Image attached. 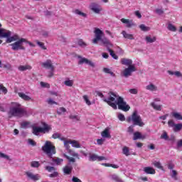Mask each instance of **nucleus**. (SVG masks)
Segmentation results:
<instances>
[{
	"instance_id": "f257e3e1",
	"label": "nucleus",
	"mask_w": 182,
	"mask_h": 182,
	"mask_svg": "<svg viewBox=\"0 0 182 182\" xmlns=\"http://www.w3.org/2000/svg\"><path fill=\"white\" fill-rule=\"evenodd\" d=\"M97 96L102 99L103 102L107 104L108 106L112 107V109H118L122 110L123 112H129L130 110V106L127 105V102L124 101L122 97L119 96L117 92L109 91L108 92V98H105L103 93L100 91L96 92Z\"/></svg>"
},
{
	"instance_id": "f03ea898",
	"label": "nucleus",
	"mask_w": 182,
	"mask_h": 182,
	"mask_svg": "<svg viewBox=\"0 0 182 182\" xmlns=\"http://www.w3.org/2000/svg\"><path fill=\"white\" fill-rule=\"evenodd\" d=\"M127 123H133V125L129 126L127 128V132L129 134H133L134 133V127L139 126V127H143L144 126V122L141 119V117L139 114L136 110L134 111L132 114L127 118Z\"/></svg>"
},
{
	"instance_id": "7ed1b4c3",
	"label": "nucleus",
	"mask_w": 182,
	"mask_h": 182,
	"mask_svg": "<svg viewBox=\"0 0 182 182\" xmlns=\"http://www.w3.org/2000/svg\"><path fill=\"white\" fill-rule=\"evenodd\" d=\"M26 111L22 108V105L18 102H12L10 107L9 114L13 117H22Z\"/></svg>"
},
{
	"instance_id": "20e7f679",
	"label": "nucleus",
	"mask_w": 182,
	"mask_h": 182,
	"mask_svg": "<svg viewBox=\"0 0 182 182\" xmlns=\"http://www.w3.org/2000/svg\"><path fill=\"white\" fill-rule=\"evenodd\" d=\"M42 150L49 159H53V154H56V147L49 141H46Z\"/></svg>"
},
{
	"instance_id": "39448f33",
	"label": "nucleus",
	"mask_w": 182,
	"mask_h": 182,
	"mask_svg": "<svg viewBox=\"0 0 182 182\" xmlns=\"http://www.w3.org/2000/svg\"><path fill=\"white\" fill-rule=\"evenodd\" d=\"M43 127H32V133L33 134H35V136H39V133H49L50 130H52V127L50 125L46 124V122H42L41 123Z\"/></svg>"
},
{
	"instance_id": "423d86ee",
	"label": "nucleus",
	"mask_w": 182,
	"mask_h": 182,
	"mask_svg": "<svg viewBox=\"0 0 182 182\" xmlns=\"http://www.w3.org/2000/svg\"><path fill=\"white\" fill-rule=\"evenodd\" d=\"M23 42H26V38H21L17 41L10 44L12 50H25V47L22 44Z\"/></svg>"
},
{
	"instance_id": "0eeeda50",
	"label": "nucleus",
	"mask_w": 182,
	"mask_h": 182,
	"mask_svg": "<svg viewBox=\"0 0 182 182\" xmlns=\"http://www.w3.org/2000/svg\"><path fill=\"white\" fill-rule=\"evenodd\" d=\"M94 33L95 38L92 40V43H97L105 36V33L97 28H95Z\"/></svg>"
},
{
	"instance_id": "6e6552de",
	"label": "nucleus",
	"mask_w": 182,
	"mask_h": 182,
	"mask_svg": "<svg viewBox=\"0 0 182 182\" xmlns=\"http://www.w3.org/2000/svg\"><path fill=\"white\" fill-rule=\"evenodd\" d=\"M133 72H136V67L134 65H129L127 68H125L123 70V77H129V76H132V73H133Z\"/></svg>"
},
{
	"instance_id": "1a4fd4ad",
	"label": "nucleus",
	"mask_w": 182,
	"mask_h": 182,
	"mask_svg": "<svg viewBox=\"0 0 182 182\" xmlns=\"http://www.w3.org/2000/svg\"><path fill=\"white\" fill-rule=\"evenodd\" d=\"M78 59H80L78 61V65H83V63H85V65H89V66H91V68H95V63L92 62V60L86 58H82V56L78 55Z\"/></svg>"
},
{
	"instance_id": "9d476101",
	"label": "nucleus",
	"mask_w": 182,
	"mask_h": 182,
	"mask_svg": "<svg viewBox=\"0 0 182 182\" xmlns=\"http://www.w3.org/2000/svg\"><path fill=\"white\" fill-rule=\"evenodd\" d=\"M41 66L43 68H45V69H50L52 72H54L55 70V67L53 66V64L52 63V60H47L45 63H43L41 64Z\"/></svg>"
},
{
	"instance_id": "9b49d317",
	"label": "nucleus",
	"mask_w": 182,
	"mask_h": 182,
	"mask_svg": "<svg viewBox=\"0 0 182 182\" xmlns=\"http://www.w3.org/2000/svg\"><path fill=\"white\" fill-rule=\"evenodd\" d=\"M12 35V32L9 30L0 28V38H9Z\"/></svg>"
},
{
	"instance_id": "f8f14e48",
	"label": "nucleus",
	"mask_w": 182,
	"mask_h": 182,
	"mask_svg": "<svg viewBox=\"0 0 182 182\" xmlns=\"http://www.w3.org/2000/svg\"><path fill=\"white\" fill-rule=\"evenodd\" d=\"M96 160H97V161H102V160H107V159L105 156H99L95 154L90 156V161H96Z\"/></svg>"
},
{
	"instance_id": "ddd939ff",
	"label": "nucleus",
	"mask_w": 182,
	"mask_h": 182,
	"mask_svg": "<svg viewBox=\"0 0 182 182\" xmlns=\"http://www.w3.org/2000/svg\"><path fill=\"white\" fill-rule=\"evenodd\" d=\"M99 41H100V42L104 45V46H106L107 48H113V44L110 43V41H109L107 38L102 37Z\"/></svg>"
},
{
	"instance_id": "4468645a",
	"label": "nucleus",
	"mask_w": 182,
	"mask_h": 182,
	"mask_svg": "<svg viewBox=\"0 0 182 182\" xmlns=\"http://www.w3.org/2000/svg\"><path fill=\"white\" fill-rule=\"evenodd\" d=\"M26 174L27 177L31 180H33V181H38V180L41 178V176H39V174L35 175L32 172H26Z\"/></svg>"
},
{
	"instance_id": "2eb2a0df",
	"label": "nucleus",
	"mask_w": 182,
	"mask_h": 182,
	"mask_svg": "<svg viewBox=\"0 0 182 182\" xmlns=\"http://www.w3.org/2000/svg\"><path fill=\"white\" fill-rule=\"evenodd\" d=\"M6 38V43H11V42H15L19 41V36L18 34L14 35V36L4 37Z\"/></svg>"
},
{
	"instance_id": "dca6fc26",
	"label": "nucleus",
	"mask_w": 182,
	"mask_h": 182,
	"mask_svg": "<svg viewBox=\"0 0 182 182\" xmlns=\"http://www.w3.org/2000/svg\"><path fill=\"white\" fill-rule=\"evenodd\" d=\"M91 11H93L95 14H99L102 9H100V6L99 4L96 3H92L90 5Z\"/></svg>"
},
{
	"instance_id": "f3484780",
	"label": "nucleus",
	"mask_w": 182,
	"mask_h": 182,
	"mask_svg": "<svg viewBox=\"0 0 182 182\" xmlns=\"http://www.w3.org/2000/svg\"><path fill=\"white\" fill-rule=\"evenodd\" d=\"M121 22H122V23L127 24V28H132V26H134V23H133V20L122 18Z\"/></svg>"
},
{
	"instance_id": "a211bd4d",
	"label": "nucleus",
	"mask_w": 182,
	"mask_h": 182,
	"mask_svg": "<svg viewBox=\"0 0 182 182\" xmlns=\"http://www.w3.org/2000/svg\"><path fill=\"white\" fill-rule=\"evenodd\" d=\"M72 170H73V167L70 165H66L64 166L63 171L64 174L69 176V174H72Z\"/></svg>"
},
{
	"instance_id": "6ab92c4d",
	"label": "nucleus",
	"mask_w": 182,
	"mask_h": 182,
	"mask_svg": "<svg viewBox=\"0 0 182 182\" xmlns=\"http://www.w3.org/2000/svg\"><path fill=\"white\" fill-rule=\"evenodd\" d=\"M122 65H125V66H133V61L131 59L122 58L121 59Z\"/></svg>"
},
{
	"instance_id": "aec40b11",
	"label": "nucleus",
	"mask_w": 182,
	"mask_h": 182,
	"mask_svg": "<svg viewBox=\"0 0 182 182\" xmlns=\"http://www.w3.org/2000/svg\"><path fill=\"white\" fill-rule=\"evenodd\" d=\"M102 137H104V139H111L112 135H110V133L109 132V128H106L104 131L101 132Z\"/></svg>"
},
{
	"instance_id": "412c9836",
	"label": "nucleus",
	"mask_w": 182,
	"mask_h": 182,
	"mask_svg": "<svg viewBox=\"0 0 182 182\" xmlns=\"http://www.w3.org/2000/svg\"><path fill=\"white\" fill-rule=\"evenodd\" d=\"M144 171L146 174H156V170L150 166L144 168Z\"/></svg>"
},
{
	"instance_id": "4be33fe9",
	"label": "nucleus",
	"mask_w": 182,
	"mask_h": 182,
	"mask_svg": "<svg viewBox=\"0 0 182 182\" xmlns=\"http://www.w3.org/2000/svg\"><path fill=\"white\" fill-rule=\"evenodd\" d=\"M122 35H123L125 39H129L130 41H133L134 39V36H133V34H129L127 33V32H126V31H122Z\"/></svg>"
},
{
	"instance_id": "5701e85b",
	"label": "nucleus",
	"mask_w": 182,
	"mask_h": 182,
	"mask_svg": "<svg viewBox=\"0 0 182 182\" xmlns=\"http://www.w3.org/2000/svg\"><path fill=\"white\" fill-rule=\"evenodd\" d=\"M18 69L20 70V72H25V70H31L32 69V66L29 65H20L18 66Z\"/></svg>"
},
{
	"instance_id": "b1692460",
	"label": "nucleus",
	"mask_w": 182,
	"mask_h": 182,
	"mask_svg": "<svg viewBox=\"0 0 182 182\" xmlns=\"http://www.w3.org/2000/svg\"><path fill=\"white\" fill-rule=\"evenodd\" d=\"M146 137L141 135L139 132H136L134 133L133 140H139V139H145Z\"/></svg>"
},
{
	"instance_id": "393cba45",
	"label": "nucleus",
	"mask_w": 182,
	"mask_h": 182,
	"mask_svg": "<svg viewBox=\"0 0 182 182\" xmlns=\"http://www.w3.org/2000/svg\"><path fill=\"white\" fill-rule=\"evenodd\" d=\"M18 95L19 96V97H21V99H23V100H26V101H29V100H32V98H31V97L26 95L25 93L23 92H18Z\"/></svg>"
},
{
	"instance_id": "a878e982",
	"label": "nucleus",
	"mask_w": 182,
	"mask_h": 182,
	"mask_svg": "<svg viewBox=\"0 0 182 182\" xmlns=\"http://www.w3.org/2000/svg\"><path fill=\"white\" fill-rule=\"evenodd\" d=\"M111 179L114 182H124L119 176L117 174H112L110 176Z\"/></svg>"
},
{
	"instance_id": "bb28decb",
	"label": "nucleus",
	"mask_w": 182,
	"mask_h": 182,
	"mask_svg": "<svg viewBox=\"0 0 182 182\" xmlns=\"http://www.w3.org/2000/svg\"><path fill=\"white\" fill-rule=\"evenodd\" d=\"M145 41L147 43H153L154 42H156V41H157V38H156V36L151 38V36H147L145 38Z\"/></svg>"
},
{
	"instance_id": "cd10ccee",
	"label": "nucleus",
	"mask_w": 182,
	"mask_h": 182,
	"mask_svg": "<svg viewBox=\"0 0 182 182\" xmlns=\"http://www.w3.org/2000/svg\"><path fill=\"white\" fill-rule=\"evenodd\" d=\"M146 90H150V92H156L157 91V86L154 85V84H150L146 86Z\"/></svg>"
},
{
	"instance_id": "c85d7f7f",
	"label": "nucleus",
	"mask_w": 182,
	"mask_h": 182,
	"mask_svg": "<svg viewBox=\"0 0 182 182\" xmlns=\"http://www.w3.org/2000/svg\"><path fill=\"white\" fill-rule=\"evenodd\" d=\"M151 107H153L154 110H156L158 112H161V105H157L155 102H151Z\"/></svg>"
},
{
	"instance_id": "c756f323",
	"label": "nucleus",
	"mask_w": 182,
	"mask_h": 182,
	"mask_svg": "<svg viewBox=\"0 0 182 182\" xmlns=\"http://www.w3.org/2000/svg\"><path fill=\"white\" fill-rule=\"evenodd\" d=\"M70 144H72L73 147H75V149H80V144L76 140H71Z\"/></svg>"
},
{
	"instance_id": "7c9ffc66",
	"label": "nucleus",
	"mask_w": 182,
	"mask_h": 182,
	"mask_svg": "<svg viewBox=\"0 0 182 182\" xmlns=\"http://www.w3.org/2000/svg\"><path fill=\"white\" fill-rule=\"evenodd\" d=\"M52 161L55 163L57 166H60L63 163V159L60 158L53 159Z\"/></svg>"
},
{
	"instance_id": "2f4dec72",
	"label": "nucleus",
	"mask_w": 182,
	"mask_h": 182,
	"mask_svg": "<svg viewBox=\"0 0 182 182\" xmlns=\"http://www.w3.org/2000/svg\"><path fill=\"white\" fill-rule=\"evenodd\" d=\"M181 129H182V124L179 123V124H175V127L173 128V132H180Z\"/></svg>"
},
{
	"instance_id": "473e14b6",
	"label": "nucleus",
	"mask_w": 182,
	"mask_h": 182,
	"mask_svg": "<svg viewBox=\"0 0 182 182\" xmlns=\"http://www.w3.org/2000/svg\"><path fill=\"white\" fill-rule=\"evenodd\" d=\"M108 52L109 53V55L112 56V58H113V59H119V57L114 53V51L112 49H110V48H107Z\"/></svg>"
},
{
	"instance_id": "72a5a7b5",
	"label": "nucleus",
	"mask_w": 182,
	"mask_h": 182,
	"mask_svg": "<svg viewBox=\"0 0 182 182\" xmlns=\"http://www.w3.org/2000/svg\"><path fill=\"white\" fill-rule=\"evenodd\" d=\"M122 153L124 154V156H130V150L129 149V147L124 146L122 149Z\"/></svg>"
},
{
	"instance_id": "f704fd0d",
	"label": "nucleus",
	"mask_w": 182,
	"mask_h": 182,
	"mask_svg": "<svg viewBox=\"0 0 182 182\" xmlns=\"http://www.w3.org/2000/svg\"><path fill=\"white\" fill-rule=\"evenodd\" d=\"M139 28H140L141 31H142L143 32H149V31H150V27L146 26V25H144V24H141V25L139 26Z\"/></svg>"
},
{
	"instance_id": "c9c22d12",
	"label": "nucleus",
	"mask_w": 182,
	"mask_h": 182,
	"mask_svg": "<svg viewBox=\"0 0 182 182\" xmlns=\"http://www.w3.org/2000/svg\"><path fill=\"white\" fill-rule=\"evenodd\" d=\"M172 116L173 117L176 119V120H182V115L180 114L178 112H173Z\"/></svg>"
},
{
	"instance_id": "e433bc0d",
	"label": "nucleus",
	"mask_w": 182,
	"mask_h": 182,
	"mask_svg": "<svg viewBox=\"0 0 182 182\" xmlns=\"http://www.w3.org/2000/svg\"><path fill=\"white\" fill-rule=\"evenodd\" d=\"M75 14H76V15H80V16H82L83 18H86V16H87V14L80 11L79 9H75Z\"/></svg>"
},
{
	"instance_id": "4c0bfd02",
	"label": "nucleus",
	"mask_w": 182,
	"mask_h": 182,
	"mask_svg": "<svg viewBox=\"0 0 182 182\" xmlns=\"http://www.w3.org/2000/svg\"><path fill=\"white\" fill-rule=\"evenodd\" d=\"M63 156H64V157H65V159H67V160H68L69 163H75L76 162V159H75V158L70 157L65 154H64Z\"/></svg>"
},
{
	"instance_id": "58836bf2",
	"label": "nucleus",
	"mask_w": 182,
	"mask_h": 182,
	"mask_svg": "<svg viewBox=\"0 0 182 182\" xmlns=\"http://www.w3.org/2000/svg\"><path fill=\"white\" fill-rule=\"evenodd\" d=\"M103 72H105V73H108L109 75H111V76H116V75L114 74V73L112 72V70H110V69L107 68H105L103 69Z\"/></svg>"
},
{
	"instance_id": "ea45409f",
	"label": "nucleus",
	"mask_w": 182,
	"mask_h": 182,
	"mask_svg": "<svg viewBox=\"0 0 182 182\" xmlns=\"http://www.w3.org/2000/svg\"><path fill=\"white\" fill-rule=\"evenodd\" d=\"M154 167H156V168H159L160 170H163V166H161V163L159 161H154L153 163Z\"/></svg>"
},
{
	"instance_id": "a19ab883",
	"label": "nucleus",
	"mask_w": 182,
	"mask_h": 182,
	"mask_svg": "<svg viewBox=\"0 0 182 182\" xmlns=\"http://www.w3.org/2000/svg\"><path fill=\"white\" fill-rule=\"evenodd\" d=\"M168 31H171V32H176V31H177V28H176L174 26V25H173L171 23H169L168 25Z\"/></svg>"
},
{
	"instance_id": "79ce46f5",
	"label": "nucleus",
	"mask_w": 182,
	"mask_h": 182,
	"mask_svg": "<svg viewBox=\"0 0 182 182\" xmlns=\"http://www.w3.org/2000/svg\"><path fill=\"white\" fill-rule=\"evenodd\" d=\"M64 85H65V86H68L70 87H72V86H73V80H65L64 82Z\"/></svg>"
},
{
	"instance_id": "37998d69",
	"label": "nucleus",
	"mask_w": 182,
	"mask_h": 182,
	"mask_svg": "<svg viewBox=\"0 0 182 182\" xmlns=\"http://www.w3.org/2000/svg\"><path fill=\"white\" fill-rule=\"evenodd\" d=\"M31 167L38 168V167H39L41 164H39V161H31Z\"/></svg>"
},
{
	"instance_id": "c03bdc74",
	"label": "nucleus",
	"mask_w": 182,
	"mask_h": 182,
	"mask_svg": "<svg viewBox=\"0 0 182 182\" xmlns=\"http://www.w3.org/2000/svg\"><path fill=\"white\" fill-rule=\"evenodd\" d=\"M82 97L87 106H90V105H92V102L89 100V97H87V95H83Z\"/></svg>"
},
{
	"instance_id": "a18cd8bd",
	"label": "nucleus",
	"mask_w": 182,
	"mask_h": 182,
	"mask_svg": "<svg viewBox=\"0 0 182 182\" xmlns=\"http://www.w3.org/2000/svg\"><path fill=\"white\" fill-rule=\"evenodd\" d=\"M37 45L41 48V49H43V50H46V47L45 46V43L43 42H40L39 41H36Z\"/></svg>"
},
{
	"instance_id": "49530a36",
	"label": "nucleus",
	"mask_w": 182,
	"mask_h": 182,
	"mask_svg": "<svg viewBox=\"0 0 182 182\" xmlns=\"http://www.w3.org/2000/svg\"><path fill=\"white\" fill-rule=\"evenodd\" d=\"M72 140H67L64 141V147H65L67 150H69V149H70V146L69 144H70Z\"/></svg>"
},
{
	"instance_id": "de8ad7c7",
	"label": "nucleus",
	"mask_w": 182,
	"mask_h": 182,
	"mask_svg": "<svg viewBox=\"0 0 182 182\" xmlns=\"http://www.w3.org/2000/svg\"><path fill=\"white\" fill-rule=\"evenodd\" d=\"M77 44L79 45V46H81L82 48L87 46V44H86V43H85L82 39L78 40Z\"/></svg>"
},
{
	"instance_id": "09e8293b",
	"label": "nucleus",
	"mask_w": 182,
	"mask_h": 182,
	"mask_svg": "<svg viewBox=\"0 0 182 182\" xmlns=\"http://www.w3.org/2000/svg\"><path fill=\"white\" fill-rule=\"evenodd\" d=\"M46 170H47V171H48V173H52V171H56V168L53 167V166H46Z\"/></svg>"
},
{
	"instance_id": "8fccbe9b",
	"label": "nucleus",
	"mask_w": 182,
	"mask_h": 182,
	"mask_svg": "<svg viewBox=\"0 0 182 182\" xmlns=\"http://www.w3.org/2000/svg\"><path fill=\"white\" fill-rule=\"evenodd\" d=\"M40 85L41 87H46L47 89H49V87H50V85H49V83L48 82H41Z\"/></svg>"
},
{
	"instance_id": "3c124183",
	"label": "nucleus",
	"mask_w": 182,
	"mask_h": 182,
	"mask_svg": "<svg viewBox=\"0 0 182 182\" xmlns=\"http://www.w3.org/2000/svg\"><path fill=\"white\" fill-rule=\"evenodd\" d=\"M105 167H112V168H119V166L109 164H102Z\"/></svg>"
},
{
	"instance_id": "603ef678",
	"label": "nucleus",
	"mask_w": 182,
	"mask_h": 182,
	"mask_svg": "<svg viewBox=\"0 0 182 182\" xmlns=\"http://www.w3.org/2000/svg\"><path fill=\"white\" fill-rule=\"evenodd\" d=\"M168 127H173V129H174L176 124L174 123V121H173V119H170L168 122Z\"/></svg>"
},
{
	"instance_id": "864d4df0",
	"label": "nucleus",
	"mask_w": 182,
	"mask_h": 182,
	"mask_svg": "<svg viewBox=\"0 0 182 182\" xmlns=\"http://www.w3.org/2000/svg\"><path fill=\"white\" fill-rule=\"evenodd\" d=\"M66 112V108L65 107H60L59 109L57 111L58 114H62V113Z\"/></svg>"
},
{
	"instance_id": "5fc2aeb1",
	"label": "nucleus",
	"mask_w": 182,
	"mask_h": 182,
	"mask_svg": "<svg viewBox=\"0 0 182 182\" xmlns=\"http://www.w3.org/2000/svg\"><path fill=\"white\" fill-rule=\"evenodd\" d=\"M69 119H71L72 120L75 119L77 122L80 121V117H79L77 115H70Z\"/></svg>"
},
{
	"instance_id": "6e6d98bb",
	"label": "nucleus",
	"mask_w": 182,
	"mask_h": 182,
	"mask_svg": "<svg viewBox=\"0 0 182 182\" xmlns=\"http://www.w3.org/2000/svg\"><path fill=\"white\" fill-rule=\"evenodd\" d=\"M118 119L119 120H120V122H124L126 120V117L123 114H119Z\"/></svg>"
},
{
	"instance_id": "4d7b16f0",
	"label": "nucleus",
	"mask_w": 182,
	"mask_h": 182,
	"mask_svg": "<svg viewBox=\"0 0 182 182\" xmlns=\"http://www.w3.org/2000/svg\"><path fill=\"white\" fill-rule=\"evenodd\" d=\"M58 176H59V173L58 171H54L49 175V177H50V178H55V177H58Z\"/></svg>"
},
{
	"instance_id": "13d9d810",
	"label": "nucleus",
	"mask_w": 182,
	"mask_h": 182,
	"mask_svg": "<svg viewBox=\"0 0 182 182\" xmlns=\"http://www.w3.org/2000/svg\"><path fill=\"white\" fill-rule=\"evenodd\" d=\"M0 159H6V160H9V156L4 153L0 152Z\"/></svg>"
},
{
	"instance_id": "bf43d9fd",
	"label": "nucleus",
	"mask_w": 182,
	"mask_h": 182,
	"mask_svg": "<svg viewBox=\"0 0 182 182\" xmlns=\"http://www.w3.org/2000/svg\"><path fill=\"white\" fill-rule=\"evenodd\" d=\"M47 103H48V105H58V102L53 101V100H52L51 98H49V99L47 100Z\"/></svg>"
},
{
	"instance_id": "052dcab7",
	"label": "nucleus",
	"mask_w": 182,
	"mask_h": 182,
	"mask_svg": "<svg viewBox=\"0 0 182 182\" xmlns=\"http://www.w3.org/2000/svg\"><path fill=\"white\" fill-rule=\"evenodd\" d=\"M28 144H31V146H36V142L35 141H33V139H28Z\"/></svg>"
},
{
	"instance_id": "680f3d73",
	"label": "nucleus",
	"mask_w": 182,
	"mask_h": 182,
	"mask_svg": "<svg viewBox=\"0 0 182 182\" xmlns=\"http://www.w3.org/2000/svg\"><path fill=\"white\" fill-rule=\"evenodd\" d=\"M129 92V93H131L132 95H137V93L139 92L137 91V89H136V88L130 89Z\"/></svg>"
},
{
	"instance_id": "e2e57ef3",
	"label": "nucleus",
	"mask_w": 182,
	"mask_h": 182,
	"mask_svg": "<svg viewBox=\"0 0 182 182\" xmlns=\"http://www.w3.org/2000/svg\"><path fill=\"white\" fill-rule=\"evenodd\" d=\"M161 139L168 140V135H167V132H164V134L161 136Z\"/></svg>"
},
{
	"instance_id": "0e129e2a",
	"label": "nucleus",
	"mask_w": 182,
	"mask_h": 182,
	"mask_svg": "<svg viewBox=\"0 0 182 182\" xmlns=\"http://www.w3.org/2000/svg\"><path fill=\"white\" fill-rule=\"evenodd\" d=\"M53 139H60V134L59 133H54L52 135Z\"/></svg>"
},
{
	"instance_id": "69168bd1",
	"label": "nucleus",
	"mask_w": 182,
	"mask_h": 182,
	"mask_svg": "<svg viewBox=\"0 0 182 182\" xmlns=\"http://www.w3.org/2000/svg\"><path fill=\"white\" fill-rule=\"evenodd\" d=\"M97 144H99V146H102V144H103V143H105V139H97Z\"/></svg>"
},
{
	"instance_id": "338daca9",
	"label": "nucleus",
	"mask_w": 182,
	"mask_h": 182,
	"mask_svg": "<svg viewBox=\"0 0 182 182\" xmlns=\"http://www.w3.org/2000/svg\"><path fill=\"white\" fill-rule=\"evenodd\" d=\"M28 126H29V122H24L21 123V127L23 129H26V127Z\"/></svg>"
},
{
	"instance_id": "774afa93",
	"label": "nucleus",
	"mask_w": 182,
	"mask_h": 182,
	"mask_svg": "<svg viewBox=\"0 0 182 182\" xmlns=\"http://www.w3.org/2000/svg\"><path fill=\"white\" fill-rule=\"evenodd\" d=\"M156 12L158 15H162V14H164V11L161 9H156Z\"/></svg>"
}]
</instances>
